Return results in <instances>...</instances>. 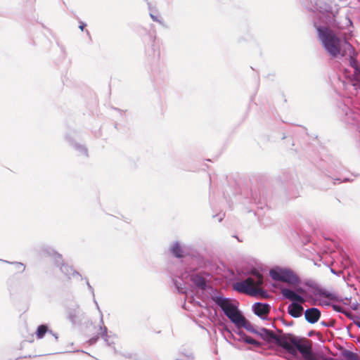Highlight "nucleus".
Segmentation results:
<instances>
[{"label": "nucleus", "mask_w": 360, "mask_h": 360, "mask_svg": "<svg viewBox=\"0 0 360 360\" xmlns=\"http://www.w3.org/2000/svg\"><path fill=\"white\" fill-rule=\"evenodd\" d=\"M318 39L326 51L333 58L345 57L347 67L344 75L351 82L355 90L360 89V63L356 60V53L353 46L346 40L338 37L333 30L326 26L316 25Z\"/></svg>", "instance_id": "nucleus-1"}, {"label": "nucleus", "mask_w": 360, "mask_h": 360, "mask_svg": "<svg viewBox=\"0 0 360 360\" xmlns=\"http://www.w3.org/2000/svg\"><path fill=\"white\" fill-rule=\"evenodd\" d=\"M302 5L309 11L318 12L324 23L333 25L339 13L340 6L335 0H301Z\"/></svg>", "instance_id": "nucleus-2"}, {"label": "nucleus", "mask_w": 360, "mask_h": 360, "mask_svg": "<svg viewBox=\"0 0 360 360\" xmlns=\"http://www.w3.org/2000/svg\"><path fill=\"white\" fill-rule=\"evenodd\" d=\"M282 348L285 349L289 354L296 356L299 352L304 360H319L313 352L312 345L310 340L301 339L292 334H285Z\"/></svg>", "instance_id": "nucleus-3"}, {"label": "nucleus", "mask_w": 360, "mask_h": 360, "mask_svg": "<svg viewBox=\"0 0 360 360\" xmlns=\"http://www.w3.org/2000/svg\"><path fill=\"white\" fill-rule=\"evenodd\" d=\"M263 276L257 271L254 270L252 271L250 276L243 281L235 283L233 289L239 292L250 296L261 295L263 297H267L268 294L266 291L262 288H254L261 286L263 285Z\"/></svg>", "instance_id": "nucleus-4"}, {"label": "nucleus", "mask_w": 360, "mask_h": 360, "mask_svg": "<svg viewBox=\"0 0 360 360\" xmlns=\"http://www.w3.org/2000/svg\"><path fill=\"white\" fill-rule=\"evenodd\" d=\"M269 274L274 281L285 282L290 285H297L300 283V278L288 269H272L270 270Z\"/></svg>", "instance_id": "nucleus-5"}, {"label": "nucleus", "mask_w": 360, "mask_h": 360, "mask_svg": "<svg viewBox=\"0 0 360 360\" xmlns=\"http://www.w3.org/2000/svg\"><path fill=\"white\" fill-rule=\"evenodd\" d=\"M52 257L56 265L60 267L61 272L69 279L71 278V276H78L82 279L81 275L76 270H75L72 266L63 263L62 255L60 254L54 252Z\"/></svg>", "instance_id": "nucleus-6"}, {"label": "nucleus", "mask_w": 360, "mask_h": 360, "mask_svg": "<svg viewBox=\"0 0 360 360\" xmlns=\"http://www.w3.org/2000/svg\"><path fill=\"white\" fill-rule=\"evenodd\" d=\"M259 335L263 340L272 342L274 341L278 346L283 347V345H285L284 342L285 334L283 335H277L272 330L266 329L265 328H262L259 330V333H256Z\"/></svg>", "instance_id": "nucleus-7"}, {"label": "nucleus", "mask_w": 360, "mask_h": 360, "mask_svg": "<svg viewBox=\"0 0 360 360\" xmlns=\"http://www.w3.org/2000/svg\"><path fill=\"white\" fill-rule=\"evenodd\" d=\"M212 300L221 309L225 315L236 306L231 303L229 298L221 295H212Z\"/></svg>", "instance_id": "nucleus-8"}, {"label": "nucleus", "mask_w": 360, "mask_h": 360, "mask_svg": "<svg viewBox=\"0 0 360 360\" xmlns=\"http://www.w3.org/2000/svg\"><path fill=\"white\" fill-rule=\"evenodd\" d=\"M271 306L267 303L256 302L252 305V311L255 315L262 320H267V314L270 312Z\"/></svg>", "instance_id": "nucleus-9"}, {"label": "nucleus", "mask_w": 360, "mask_h": 360, "mask_svg": "<svg viewBox=\"0 0 360 360\" xmlns=\"http://www.w3.org/2000/svg\"><path fill=\"white\" fill-rule=\"evenodd\" d=\"M281 292L284 298L292 301V302L300 303V304H302L305 302V300L302 295L290 288H281Z\"/></svg>", "instance_id": "nucleus-10"}, {"label": "nucleus", "mask_w": 360, "mask_h": 360, "mask_svg": "<svg viewBox=\"0 0 360 360\" xmlns=\"http://www.w3.org/2000/svg\"><path fill=\"white\" fill-rule=\"evenodd\" d=\"M304 317L308 323H315L321 317V311L316 307L309 308L304 311Z\"/></svg>", "instance_id": "nucleus-11"}, {"label": "nucleus", "mask_w": 360, "mask_h": 360, "mask_svg": "<svg viewBox=\"0 0 360 360\" xmlns=\"http://www.w3.org/2000/svg\"><path fill=\"white\" fill-rule=\"evenodd\" d=\"M226 316L238 327H240V325L245 319L236 306L228 312Z\"/></svg>", "instance_id": "nucleus-12"}, {"label": "nucleus", "mask_w": 360, "mask_h": 360, "mask_svg": "<svg viewBox=\"0 0 360 360\" xmlns=\"http://www.w3.org/2000/svg\"><path fill=\"white\" fill-rule=\"evenodd\" d=\"M68 314L70 321L74 324L80 322L84 314V312L80 310L79 305H76L74 309H69Z\"/></svg>", "instance_id": "nucleus-13"}, {"label": "nucleus", "mask_w": 360, "mask_h": 360, "mask_svg": "<svg viewBox=\"0 0 360 360\" xmlns=\"http://www.w3.org/2000/svg\"><path fill=\"white\" fill-rule=\"evenodd\" d=\"M170 253L176 258H183L185 255L184 246L178 241L172 243L169 246Z\"/></svg>", "instance_id": "nucleus-14"}, {"label": "nucleus", "mask_w": 360, "mask_h": 360, "mask_svg": "<svg viewBox=\"0 0 360 360\" xmlns=\"http://www.w3.org/2000/svg\"><path fill=\"white\" fill-rule=\"evenodd\" d=\"M304 308L300 303L292 302L288 307V313L293 318H299L302 315Z\"/></svg>", "instance_id": "nucleus-15"}, {"label": "nucleus", "mask_w": 360, "mask_h": 360, "mask_svg": "<svg viewBox=\"0 0 360 360\" xmlns=\"http://www.w3.org/2000/svg\"><path fill=\"white\" fill-rule=\"evenodd\" d=\"M189 280L195 286L202 290H205L207 287V282L205 278L197 274H190Z\"/></svg>", "instance_id": "nucleus-16"}, {"label": "nucleus", "mask_w": 360, "mask_h": 360, "mask_svg": "<svg viewBox=\"0 0 360 360\" xmlns=\"http://www.w3.org/2000/svg\"><path fill=\"white\" fill-rule=\"evenodd\" d=\"M66 140L69 142V143L74 147V148L78 151L81 155H83L85 157L88 156V152L86 148L81 144L77 143L75 140L70 136V135L67 134L65 136Z\"/></svg>", "instance_id": "nucleus-17"}, {"label": "nucleus", "mask_w": 360, "mask_h": 360, "mask_svg": "<svg viewBox=\"0 0 360 360\" xmlns=\"http://www.w3.org/2000/svg\"><path fill=\"white\" fill-rule=\"evenodd\" d=\"M100 334L103 340L106 342V344L109 346H111L115 344L114 339L115 336L109 335L108 334V328L103 326V323L100 322Z\"/></svg>", "instance_id": "nucleus-18"}, {"label": "nucleus", "mask_w": 360, "mask_h": 360, "mask_svg": "<svg viewBox=\"0 0 360 360\" xmlns=\"http://www.w3.org/2000/svg\"><path fill=\"white\" fill-rule=\"evenodd\" d=\"M342 111L345 112L344 121L348 124H354L357 120V115L347 106H345Z\"/></svg>", "instance_id": "nucleus-19"}, {"label": "nucleus", "mask_w": 360, "mask_h": 360, "mask_svg": "<svg viewBox=\"0 0 360 360\" xmlns=\"http://www.w3.org/2000/svg\"><path fill=\"white\" fill-rule=\"evenodd\" d=\"M86 285L88 287V289L90 290L91 295H92V297H93V301L96 305V307L97 309V310L98 311L100 315H101V323H103V312L100 309V307L95 298V294H94V288L93 287L90 285L89 282L88 281H86Z\"/></svg>", "instance_id": "nucleus-20"}, {"label": "nucleus", "mask_w": 360, "mask_h": 360, "mask_svg": "<svg viewBox=\"0 0 360 360\" xmlns=\"http://www.w3.org/2000/svg\"><path fill=\"white\" fill-rule=\"evenodd\" d=\"M49 330L46 325L42 324L37 327L36 330V336L37 339H42L46 333H49Z\"/></svg>", "instance_id": "nucleus-21"}, {"label": "nucleus", "mask_w": 360, "mask_h": 360, "mask_svg": "<svg viewBox=\"0 0 360 360\" xmlns=\"http://www.w3.org/2000/svg\"><path fill=\"white\" fill-rule=\"evenodd\" d=\"M241 338H243V340L248 344L252 345L256 347H259L261 345V343L258 342L257 340L253 339L250 336L246 335L243 332L241 333H239Z\"/></svg>", "instance_id": "nucleus-22"}, {"label": "nucleus", "mask_w": 360, "mask_h": 360, "mask_svg": "<svg viewBox=\"0 0 360 360\" xmlns=\"http://www.w3.org/2000/svg\"><path fill=\"white\" fill-rule=\"evenodd\" d=\"M240 327H243L245 329H246L248 331L254 334L259 333V330H255L253 326L252 325V323L249 321L246 320L245 318L244 319V320L240 325Z\"/></svg>", "instance_id": "nucleus-23"}, {"label": "nucleus", "mask_w": 360, "mask_h": 360, "mask_svg": "<svg viewBox=\"0 0 360 360\" xmlns=\"http://www.w3.org/2000/svg\"><path fill=\"white\" fill-rule=\"evenodd\" d=\"M343 356L347 360H359V355L349 350L343 352Z\"/></svg>", "instance_id": "nucleus-24"}, {"label": "nucleus", "mask_w": 360, "mask_h": 360, "mask_svg": "<svg viewBox=\"0 0 360 360\" xmlns=\"http://www.w3.org/2000/svg\"><path fill=\"white\" fill-rule=\"evenodd\" d=\"M4 262H6V263H9V264H12L13 265L15 266V268L16 269L19 271V272H23L25 269V265L21 263V262H9L8 261H6V260H2Z\"/></svg>", "instance_id": "nucleus-25"}, {"label": "nucleus", "mask_w": 360, "mask_h": 360, "mask_svg": "<svg viewBox=\"0 0 360 360\" xmlns=\"http://www.w3.org/2000/svg\"><path fill=\"white\" fill-rule=\"evenodd\" d=\"M333 309L335 311L342 313V314H345L348 318L351 319V314L349 312L345 311L341 306L337 305V304H333Z\"/></svg>", "instance_id": "nucleus-26"}, {"label": "nucleus", "mask_w": 360, "mask_h": 360, "mask_svg": "<svg viewBox=\"0 0 360 360\" xmlns=\"http://www.w3.org/2000/svg\"><path fill=\"white\" fill-rule=\"evenodd\" d=\"M150 18L153 19V21L159 22L160 25H164V21L159 18L158 16L153 15V13L150 14Z\"/></svg>", "instance_id": "nucleus-27"}, {"label": "nucleus", "mask_w": 360, "mask_h": 360, "mask_svg": "<svg viewBox=\"0 0 360 360\" xmlns=\"http://www.w3.org/2000/svg\"><path fill=\"white\" fill-rule=\"evenodd\" d=\"M174 285H176V287L178 289V291L181 293H184L185 292V288L184 287H181V284L179 285V283L177 281H174Z\"/></svg>", "instance_id": "nucleus-28"}, {"label": "nucleus", "mask_w": 360, "mask_h": 360, "mask_svg": "<svg viewBox=\"0 0 360 360\" xmlns=\"http://www.w3.org/2000/svg\"><path fill=\"white\" fill-rule=\"evenodd\" d=\"M98 338H99L98 335H96V336H95V337L91 338V339H89V344H90V345H94V344H95V343L97 342V340H98Z\"/></svg>", "instance_id": "nucleus-29"}, {"label": "nucleus", "mask_w": 360, "mask_h": 360, "mask_svg": "<svg viewBox=\"0 0 360 360\" xmlns=\"http://www.w3.org/2000/svg\"><path fill=\"white\" fill-rule=\"evenodd\" d=\"M49 333H50L51 335H52L54 337V338H55V340H56V341L58 340V334H57V333H53V332L52 330H49Z\"/></svg>", "instance_id": "nucleus-30"}, {"label": "nucleus", "mask_w": 360, "mask_h": 360, "mask_svg": "<svg viewBox=\"0 0 360 360\" xmlns=\"http://www.w3.org/2000/svg\"><path fill=\"white\" fill-rule=\"evenodd\" d=\"M296 291L298 292V293H301V294H303L305 292V290L304 288H302V287H299L296 289Z\"/></svg>", "instance_id": "nucleus-31"}, {"label": "nucleus", "mask_w": 360, "mask_h": 360, "mask_svg": "<svg viewBox=\"0 0 360 360\" xmlns=\"http://www.w3.org/2000/svg\"><path fill=\"white\" fill-rule=\"evenodd\" d=\"M85 26H86V24H84V23L82 22V23L80 24V25H79V29H80L81 30H84V27H85Z\"/></svg>", "instance_id": "nucleus-32"}, {"label": "nucleus", "mask_w": 360, "mask_h": 360, "mask_svg": "<svg viewBox=\"0 0 360 360\" xmlns=\"http://www.w3.org/2000/svg\"><path fill=\"white\" fill-rule=\"evenodd\" d=\"M355 325L360 328V321H354Z\"/></svg>", "instance_id": "nucleus-33"}, {"label": "nucleus", "mask_w": 360, "mask_h": 360, "mask_svg": "<svg viewBox=\"0 0 360 360\" xmlns=\"http://www.w3.org/2000/svg\"><path fill=\"white\" fill-rule=\"evenodd\" d=\"M321 324H322V325H323V326H326V327H328V326H329V325H328V323H326V322H324V321H323V322L321 323Z\"/></svg>", "instance_id": "nucleus-34"}, {"label": "nucleus", "mask_w": 360, "mask_h": 360, "mask_svg": "<svg viewBox=\"0 0 360 360\" xmlns=\"http://www.w3.org/2000/svg\"><path fill=\"white\" fill-rule=\"evenodd\" d=\"M337 180H338V181H349V179H342V180H340V179H338Z\"/></svg>", "instance_id": "nucleus-35"}, {"label": "nucleus", "mask_w": 360, "mask_h": 360, "mask_svg": "<svg viewBox=\"0 0 360 360\" xmlns=\"http://www.w3.org/2000/svg\"><path fill=\"white\" fill-rule=\"evenodd\" d=\"M332 273L335 274L333 269H331Z\"/></svg>", "instance_id": "nucleus-36"}]
</instances>
